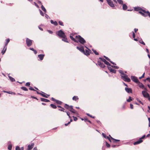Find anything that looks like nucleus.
<instances>
[{"instance_id": "nucleus-16", "label": "nucleus", "mask_w": 150, "mask_h": 150, "mask_svg": "<svg viewBox=\"0 0 150 150\" xmlns=\"http://www.w3.org/2000/svg\"><path fill=\"white\" fill-rule=\"evenodd\" d=\"M142 141H143L141 139H139V140L138 141L134 142L133 143V144L134 145L138 144L142 142Z\"/></svg>"}, {"instance_id": "nucleus-29", "label": "nucleus", "mask_w": 150, "mask_h": 150, "mask_svg": "<svg viewBox=\"0 0 150 150\" xmlns=\"http://www.w3.org/2000/svg\"><path fill=\"white\" fill-rule=\"evenodd\" d=\"M122 8L124 10H126L127 8V6L125 4H123Z\"/></svg>"}, {"instance_id": "nucleus-5", "label": "nucleus", "mask_w": 150, "mask_h": 150, "mask_svg": "<svg viewBox=\"0 0 150 150\" xmlns=\"http://www.w3.org/2000/svg\"><path fill=\"white\" fill-rule=\"evenodd\" d=\"M57 34L60 38H64L66 37L64 33L61 30H60L58 31Z\"/></svg>"}, {"instance_id": "nucleus-42", "label": "nucleus", "mask_w": 150, "mask_h": 150, "mask_svg": "<svg viewBox=\"0 0 150 150\" xmlns=\"http://www.w3.org/2000/svg\"><path fill=\"white\" fill-rule=\"evenodd\" d=\"M65 112L67 113V115L69 116V118H70L71 117L70 116V112H69L67 111H65Z\"/></svg>"}, {"instance_id": "nucleus-11", "label": "nucleus", "mask_w": 150, "mask_h": 150, "mask_svg": "<svg viewBox=\"0 0 150 150\" xmlns=\"http://www.w3.org/2000/svg\"><path fill=\"white\" fill-rule=\"evenodd\" d=\"M142 93L144 97L147 98L149 96V95L148 93L145 91H142Z\"/></svg>"}, {"instance_id": "nucleus-9", "label": "nucleus", "mask_w": 150, "mask_h": 150, "mask_svg": "<svg viewBox=\"0 0 150 150\" xmlns=\"http://www.w3.org/2000/svg\"><path fill=\"white\" fill-rule=\"evenodd\" d=\"M99 59H100L105 64H106L107 65L110 66V64L105 59L103 58H102L101 57L99 58Z\"/></svg>"}, {"instance_id": "nucleus-45", "label": "nucleus", "mask_w": 150, "mask_h": 150, "mask_svg": "<svg viewBox=\"0 0 150 150\" xmlns=\"http://www.w3.org/2000/svg\"><path fill=\"white\" fill-rule=\"evenodd\" d=\"M40 12V14L42 16H44V14H43V12L40 10H39Z\"/></svg>"}, {"instance_id": "nucleus-4", "label": "nucleus", "mask_w": 150, "mask_h": 150, "mask_svg": "<svg viewBox=\"0 0 150 150\" xmlns=\"http://www.w3.org/2000/svg\"><path fill=\"white\" fill-rule=\"evenodd\" d=\"M121 78L125 81L129 82L131 81L130 78H129L128 77V76L126 74H123V75L122 76Z\"/></svg>"}, {"instance_id": "nucleus-1", "label": "nucleus", "mask_w": 150, "mask_h": 150, "mask_svg": "<svg viewBox=\"0 0 150 150\" xmlns=\"http://www.w3.org/2000/svg\"><path fill=\"white\" fill-rule=\"evenodd\" d=\"M139 13L144 16L146 17L148 16L150 18V13L148 11H146L144 10H142V11H139Z\"/></svg>"}, {"instance_id": "nucleus-25", "label": "nucleus", "mask_w": 150, "mask_h": 150, "mask_svg": "<svg viewBox=\"0 0 150 150\" xmlns=\"http://www.w3.org/2000/svg\"><path fill=\"white\" fill-rule=\"evenodd\" d=\"M7 47H4L3 50L1 51V53L3 54L5 52L6 50Z\"/></svg>"}, {"instance_id": "nucleus-18", "label": "nucleus", "mask_w": 150, "mask_h": 150, "mask_svg": "<svg viewBox=\"0 0 150 150\" xmlns=\"http://www.w3.org/2000/svg\"><path fill=\"white\" fill-rule=\"evenodd\" d=\"M102 135L105 138L108 139L110 142H111L110 137V138L109 137L107 136L105 134L103 133H102Z\"/></svg>"}, {"instance_id": "nucleus-36", "label": "nucleus", "mask_w": 150, "mask_h": 150, "mask_svg": "<svg viewBox=\"0 0 150 150\" xmlns=\"http://www.w3.org/2000/svg\"><path fill=\"white\" fill-rule=\"evenodd\" d=\"M119 73L121 74V77L123 75V74H125L124 73L123 71L121 70H119Z\"/></svg>"}, {"instance_id": "nucleus-13", "label": "nucleus", "mask_w": 150, "mask_h": 150, "mask_svg": "<svg viewBox=\"0 0 150 150\" xmlns=\"http://www.w3.org/2000/svg\"><path fill=\"white\" fill-rule=\"evenodd\" d=\"M76 48L79 50L81 52H84V49L83 46H81L80 47H77Z\"/></svg>"}, {"instance_id": "nucleus-30", "label": "nucleus", "mask_w": 150, "mask_h": 150, "mask_svg": "<svg viewBox=\"0 0 150 150\" xmlns=\"http://www.w3.org/2000/svg\"><path fill=\"white\" fill-rule=\"evenodd\" d=\"M109 136L110 137L111 139H112V140H114V141H114V142H116L117 141H120V140H119L116 139H115L113 138H112L110 136V135H109Z\"/></svg>"}, {"instance_id": "nucleus-51", "label": "nucleus", "mask_w": 150, "mask_h": 150, "mask_svg": "<svg viewBox=\"0 0 150 150\" xmlns=\"http://www.w3.org/2000/svg\"><path fill=\"white\" fill-rule=\"evenodd\" d=\"M106 146L108 147H109L110 146V145L109 144H108L107 142H106Z\"/></svg>"}, {"instance_id": "nucleus-35", "label": "nucleus", "mask_w": 150, "mask_h": 150, "mask_svg": "<svg viewBox=\"0 0 150 150\" xmlns=\"http://www.w3.org/2000/svg\"><path fill=\"white\" fill-rule=\"evenodd\" d=\"M55 102L57 104L59 105H61L62 103V102L61 101H60L59 100H56Z\"/></svg>"}, {"instance_id": "nucleus-12", "label": "nucleus", "mask_w": 150, "mask_h": 150, "mask_svg": "<svg viewBox=\"0 0 150 150\" xmlns=\"http://www.w3.org/2000/svg\"><path fill=\"white\" fill-rule=\"evenodd\" d=\"M98 65L100 66L102 68H104L105 67L104 64L103 63V62L98 61Z\"/></svg>"}, {"instance_id": "nucleus-56", "label": "nucleus", "mask_w": 150, "mask_h": 150, "mask_svg": "<svg viewBox=\"0 0 150 150\" xmlns=\"http://www.w3.org/2000/svg\"><path fill=\"white\" fill-rule=\"evenodd\" d=\"M130 108L131 109H132L133 108V105L131 104H130Z\"/></svg>"}, {"instance_id": "nucleus-59", "label": "nucleus", "mask_w": 150, "mask_h": 150, "mask_svg": "<svg viewBox=\"0 0 150 150\" xmlns=\"http://www.w3.org/2000/svg\"><path fill=\"white\" fill-rule=\"evenodd\" d=\"M51 100H52L55 102L56 100L54 98L52 97L51 98Z\"/></svg>"}, {"instance_id": "nucleus-26", "label": "nucleus", "mask_w": 150, "mask_h": 150, "mask_svg": "<svg viewBox=\"0 0 150 150\" xmlns=\"http://www.w3.org/2000/svg\"><path fill=\"white\" fill-rule=\"evenodd\" d=\"M8 77L9 78L10 81L12 82H13L15 81V79L11 77L10 76H8Z\"/></svg>"}, {"instance_id": "nucleus-64", "label": "nucleus", "mask_w": 150, "mask_h": 150, "mask_svg": "<svg viewBox=\"0 0 150 150\" xmlns=\"http://www.w3.org/2000/svg\"><path fill=\"white\" fill-rule=\"evenodd\" d=\"M145 135H144L143 136H142V137L141 138H140V139H141L142 140V139H143V138H144L145 137Z\"/></svg>"}, {"instance_id": "nucleus-49", "label": "nucleus", "mask_w": 150, "mask_h": 150, "mask_svg": "<svg viewBox=\"0 0 150 150\" xmlns=\"http://www.w3.org/2000/svg\"><path fill=\"white\" fill-rule=\"evenodd\" d=\"M30 85V83L29 82H27L26 83L25 85L27 86H29Z\"/></svg>"}, {"instance_id": "nucleus-19", "label": "nucleus", "mask_w": 150, "mask_h": 150, "mask_svg": "<svg viewBox=\"0 0 150 150\" xmlns=\"http://www.w3.org/2000/svg\"><path fill=\"white\" fill-rule=\"evenodd\" d=\"M125 90L128 93H132V90L130 88H125Z\"/></svg>"}, {"instance_id": "nucleus-55", "label": "nucleus", "mask_w": 150, "mask_h": 150, "mask_svg": "<svg viewBox=\"0 0 150 150\" xmlns=\"http://www.w3.org/2000/svg\"><path fill=\"white\" fill-rule=\"evenodd\" d=\"M59 24L60 25H63V23L62 22H61V21H59Z\"/></svg>"}, {"instance_id": "nucleus-48", "label": "nucleus", "mask_w": 150, "mask_h": 150, "mask_svg": "<svg viewBox=\"0 0 150 150\" xmlns=\"http://www.w3.org/2000/svg\"><path fill=\"white\" fill-rule=\"evenodd\" d=\"M104 57L108 60L109 61H110V59L108 58V57H106V56H104Z\"/></svg>"}, {"instance_id": "nucleus-7", "label": "nucleus", "mask_w": 150, "mask_h": 150, "mask_svg": "<svg viewBox=\"0 0 150 150\" xmlns=\"http://www.w3.org/2000/svg\"><path fill=\"white\" fill-rule=\"evenodd\" d=\"M131 79L133 81L137 83L139 81V80L137 78L136 76H131Z\"/></svg>"}, {"instance_id": "nucleus-53", "label": "nucleus", "mask_w": 150, "mask_h": 150, "mask_svg": "<svg viewBox=\"0 0 150 150\" xmlns=\"http://www.w3.org/2000/svg\"><path fill=\"white\" fill-rule=\"evenodd\" d=\"M45 17L47 19L50 18V17L46 14H45Z\"/></svg>"}, {"instance_id": "nucleus-24", "label": "nucleus", "mask_w": 150, "mask_h": 150, "mask_svg": "<svg viewBox=\"0 0 150 150\" xmlns=\"http://www.w3.org/2000/svg\"><path fill=\"white\" fill-rule=\"evenodd\" d=\"M16 150H24V148L22 147L20 148L19 146H17L16 147Z\"/></svg>"}, {"instance_id": "nucleus-58", "label": "nucleus", "mask_w": 150, "mask_h": 150, "mask_svg": "<svg viewBox=\"0 0 150 150\" xmlns=\"http://www.w3.org/2000/svg\"><path fill=\"white\" fill-rule=\"evenodd\" d=\"M146 80L148 81L149 82H150V78L149 77H148L146 78Z\"/></svg>"}, {"instance_id": "nucleus-34", "label": "nucleus", "mask_w": 150, "mask_h": 150, "mask_svg": "<svg viewBox=\"0 0 150 150\" xmlns=\"http://www.w3.org/2000/svg\"><path fill=\"white\" fill-rule=\"evenodd\" d=\"M50 106L54 109H56L57 108V106L54 104H51L50 105Z\"/></svg>"}, {"instance_id": "nucleus-38", "label": "nucleus", "mask_w": 150, "mask_h": 150, "mask_svg": "<svg viewBox=\"0 0 150 150\" xmlns=\"http://www.w3.org/2000/svg\"><path fill=\"white\" fill-rule=\"evenodd\" d=\"M21 89L25 91H27L28 90V89L25 87H21Z\"/></svg>"}, {"instance_id": "nucleus-10", "label": "nucleus", "mask_w": 150, "mask_h": 150, "mask_svg": "<svg viewBox=\"0 0 150 150\" xmlns=\"http://www.w3.org/2000/svg\"><path fill=\"white\" fill-rule=\"evenodd\" d=\"M87 49H86L85 51L84 50V52H83L84 54L86 55H89L90 54V51H91L87 48Z\"/></svg>"}, {"instance_id": "nucleus-47", "label": "nucleus", "mask_w": 150, "mask_h": 150, "mask_svg": "<svg viewBox=\"0 0 150 150\" xmlns=\"http://www.w3.org/2000/svg\"><path fill=\"white\" fill-rule=\"evenodd\" d=\"M29 89L30 90L33 91H35V90L33 89V88H32V87L30 86V88H29Z\"/></svg>"}, {"instance_id": "nucleus-2", "label": "nucleus", "mask_w": 150, "mask_h": 150, "mask_svg": "<svg viewBox=\"0 0 150 150\" xmlns=\"http://www.w3.org/2000/svg\"><path fill=\"white\" fill-rule=\"evenodd\" d=\"M64 107L68 109L71 112L74 113H76V111L75 110L73 109V106H69L67 104H65L64 105Z\"/></svg>"}, {"instance_id": "nucleus-21", "label": "nucleus", "mask_w": 150, "mask_h": 150, "mask_svg": "<svg viewBox=\"0 0 150 150\" xmlns=\"http://www.w3.org/2000/svg\"><path fill=\"white\" fill-rule=\"evenodd\" d=\"M44 54H40L39 55H38V57L41 60H42L44 56Z\"/></svg>"}, {"instance_id": "nucleus-15", "label": "nucleus", "mask_w": 150, "mask_h": 150, "mask_svg": "<svg viewBox=\"0 0 150 150\" xmlns=\"http://www.w3.org/2000/svg\"><path fill=\"white\" fill-rule=\"evenodd\" d=\"M34 143H32L31 144H29L28 146V150H30L32 149L34 146Z\"/></svg>"}, {"instance_id": "nucleus-40", "label": "nucleus", "mask_w": 150, "mask_h": 150, "mask_svg": "<svg viewBox=\"0 0 150 150\" xmlns=\"http://www.w3.org/2000/svg\"><path fill=\"white\" fill-rule=\"evenodd\" d=\"M93 52H94L95 54L96 55H98V53L95 50H94V49L92 50Z\"/></svg>"}, {"instance_id": "nucleus-54", "label": "nucleus", "mask_w": 150, "mask_h": 150, "mask_svg": "<svg viewBox=\"0 0 150 150\" xmlns=\"http://www.w3.org/2000/svg\"><path fill=\"white\" fill-rule=\"evenodd\" d=\"M86 115H88V116H89L90 117H92V118H94V117H93V116H91V115H90L89 114H88V113H86Z\"/></svg>"}, {"instance_id": "nucleus-27", "label": "nucleus", "mask_w": 150, "mask_h": 150, "mask_svg": "<svg viewBox=\"0 0 150 150\" xmlns=\"http://www.w3.org/2000/svg\"><path fill=\"white\" fill-rule=\"evenodd\" d=\"M51 23L52 24H53L55 25H57L58 24L57 23L56 21L54 22L52 20H51L50 21Z\"/></svg>"}, {"instance_id": "nucleus-60", "label": "nucleus", "mask_w": 150, "mask_h": 150, "mask_svg": "<svg viewBox=\"0 0 150 150\" xmlns=\"http://www.w3.org/2000/svg\"><path fill=\"white\" fill-rule=\"evenodd\" d=\"M137 100H138L139 102V103H141V104H142V102L140 100H139L138 98H137Z\"/></svg>"}, {"instance_id": "nucleus-46", "label": "nucleus", "mask_w": 150, "mask_h": 150, "mask_svg": "<svg viewBox=\"0 0 150 150\" xmlns=\"http://www.w3.org/2000/svg\"><path fill=\"white\" fill-rule=\"evenodd\" d=\"M145 73H144L143 74H142V76H141V77H139V79H141L144 77V75H145Z\"/></svg>"}, {"instance_id": "nucleus-22", "label": "nucleus", "mask_w": 150, "mask_h": 150, "mask_svg": "<svg viewBox=\"0 0 150 150\" xmlns=\"http://www.w3.org/2000/svg\"><path fill=\"white\" fill-rule=\"evenodd\" d=\"M40 100L44 102H48L50 101L49 100L43 98H41Z\"/></svg>"}, {"instance_id": "nucleus-37", "label": "nucleus", "mask_w": 150, "mask_h": 150, "mask_svg": "<svg viewBox=\"0 0 150 150\" xmlns=\"http://www.w3.org/2000/svg\"><path fill=\"white\" fill-rule=\"evenodd\" d=\"M117 1L120 4H123V2L121 0H117Z\"/></svg>"}, {"instance_id": "nucleus-32", "label": "nucleus", "mask_w": 150, "mask_h": 150, "mask_svg": "<svg viewBox=\"0 0 150 150\" xmlns=\"http://www.w3.org/2000/svg\"><path fill=\"white\" fill-rule=\"evenodd\" d=\"M9 41H10V39H7L6 40V42L5 44L4 47L6 46V47L7 45L8 44V43L9 42Z\"/></svg>"}, {"instance_id": "nucleus-8", "label": "nucleus", "mask_w": 150, "mask_h": 150, "mask_svg": "<svg viewBox=\"0 0 150 150\" xmlns=\"http://www.w3.org/2000/svg\"><path fill=\"white\" fill-rule=\"evenodd\" d=\"M108 5L112 7H114L115 6L111 0H106Z\"/></svg>"}, {"instance_id": "nucleus-44", "label": "nucleus", "mask_w": 150, "mask_h": 150, "mask_svg": "<svg viewBox=\"0 0 150 150\" xmlns=\"http://www.w3.org/2000/svg\"><path fill=\"white\" fill-rule=\"evenodd\" d=\"M139 42L140 43H141L142 44L144 45H145V44L144 42L143 41H142V40H139Z\"/></svg>"}, {"instance_id": "nucleus-39", "label": "nucleus", "mask_w": 150, "mask_h": 150, "mask_svg": "<svg viewBox=\"0 0 150 150\" xmlns=\"http://www.w3.org/2000/svg\"><path fill=\"white\" fill-rule=\"evenodd\" d=\"M63 39H62V40L67 42H68L67 40V39L64 37V38H63Z\"/></svg>"}, {"instance_id": "nucleus-17", "label": "nucleus", "mask_w": 150, "mask_h": 150, "mask_svg": "<svg viewBox=\"0 0 150 150\" xmlns=\"http://www.w3.org/2000/svg\"><path fill=\"white\" fill-rule=\"evenodd\" d=\"M42 92V93H41V95L43 97L46 98H47L48 97L50 96L49 95H47Z\"/></svg>"}, {"instance_id": "nucleus-33", "label": "nucleus", "mask_w": 150, "mask_h": 150, "mask_svg": "<svg viewBox=\"0 0 150 150\" xmlns=\"http://www.w3.org/2000/svg\"><path fill=\"white\" fill-rule=\"evenodd\" d=\"M41 8L42 9V10L45 13H46V10L45 9V8L44 7V6L42 5L41 6Z\"/></svg>"}, {"instance_id": "nucleus-31", "label": "nucleus", "mask_w": 150, "mask_h": 150, "mask_svg": "<svg viewBox=\"0 0 150 150\" xmlns=\"http://www.w3.org/2000/svg\"><path fill=\"white\" fill-rule=\"evenodd\" d=\"M79 98L77 96H74L72 98L73 100H77Z\"/></svg>"}, {"instance_id": "nucleus-61", "label": "nucleus", "mask_w": 150, "mask_h": 150, "mask_svg": "<svg viewBox=\"0 0 150 150\" xmlns=\"http://www.w3.org/2000/svg\"><path fill=\"white\" fill-rule=\"evenodd\" d=\"M47 31L48 32L50 33V34H52L53 33L52 32L51 30H47Z\"/></svg>"}, {"instance_id": "nucleus-20", "label": "nucleus", "mask_w": 150, "mask_h": 150, "mask_svg": "<svg viewBox=\"0 0 150 150\" xmlns=\"http://www.w3.org/2000/svg\"><path fill=\"white\" fill-rule=\"evenodd\" d=\"M137 83L138 84L139 87L142 88H144V85L142 83H140L139 81Z\"/></svg>"}, {"instance_id": "nucleus-3", "label": "nucleus", "mask_w": 150, "mask_h": 150, "mask_svg": "<svg viewBox=\"0 0 150 150\" xmlns=\"http://www.w3.org/2000/svg\"><path fill=\"white\" fill-rule=\"evenodd\" d=\"M75 38L76 39L79 41L80 43L82 44H83L86 42V41L80 35H76Z\"/></svg>"}, {"instance_id": "nucleus-14", "label": "nucleus", "mask_w": 150, "mask_h": 150, "mask_svg": "<svg viewBox=\"0 0 150 150\" xmlns=\"http://www.w3.org/2000/svg\"><path fill=\"white\" fill-rule=\"evenodd\" d=\"M108 68L111 72L114 73H116V70L115 69H113L111 67H108Z\"/></svg>"}, {"instance_id": "nucleus-23", "label": "nucleus", "mask_w": 150, "mask_h": 150, "mask_svg": "<svg viewBox=\"0 0 150 150\" xmlns=\"http://www.w3.org/2000/svg\"><path fill=\"white\" fill-rule=\"evenodd\" d=\"M134 10L135 11H139L138 12L139 13V12L140 11H142V10L143 9H142L140 7H135L134 8Z\"/></svg>"}, {"instance_id": "nucleus-52", "label": "nucleus", "mask_w": 150, "mask_h": 150, "mask_svg": "<svg viewBox=\"0 0 150 150\" xmlns=\"http://www.w3.org/2000/svg\"><path fill=\"white\" fill-rule=\"evenodd\" d=\"M73 117L74 118V121H76L77 120V118L76 117L74 116H73Z\"/></svg>"}, {"instance_id": "nucleus-43", "label": "nucleus", "mask_w": 150, "mask_h": 150, "mask_svg": "<svg viewBox=\"0 0 150 150\" xmlns=\"http://www.w3.org/2000/svg\"><path fill=\"white\" fill-rule=\"evenodd\" d=\"M12 146L11 145H9L8 146V149H9V150H11V149H12Z\"/></svg>"}, {"instance_id": "nucleus-41", "label": "nucleus", "mask_w": 150, "mask_h": 150, "mask_svg": "<svg viewBox=\"0 0 150 150\" xmlns=\"http://www.w3.org/2000/svg\"><path fill=\"white\" fill-rule=\"evenodd\" d=\"M132 100V99L131 97L130 96H129V98L127 100V101L128 102H130Z\"/></svg>"}, {"instance_id": "nucleus-57", "label": "nucleus", "mask_w": 150, "mask_h": 150, "mask_svg": "<svg viewBox=\"0 0 150 150\" xmlns=\"http://www.w3.org/2000/svg\"><path fill=\"white\" fill-rule=\"evenodd\" d=\"M133 33V38H134L135 37V34L133 32H132Z\"/></svg>"}, {"instance_id": "nucleus-50", "label": "nucleus", "mask_w": 150, "mask_h": 150, "mask_svg": "<svg viewBox=\"0 0 150 150\" xmlns=\"http://www.w3.org/2000/svg\"><path fill=\"white\" fill-rule=\"evenodd\" d=\"M111 67H114L116 69H118L119 67L117 66H112Z\"/></svg>"}, {"instance_id": "nucleus-28", "label": "nucleus", "mask_w": 150, "mask_h": 150, "mask_svg": "<svg viewBox=\"0 0 150 150\" xmlns=\"http://www.w3.org/2000/svg\"><path fill=\"white\" fill-rule=\"evenodd\" d=\"M70 38L72 40L74 41L75 42H78V41L76 39H75L72 36L70 35Z\"/></svg>"}, {"instance_id": "nucleus-62", "label": "nucleus", "mask_w": 150, "mask_h": 150, "mask_svg": "<svg viewBox=\"0 0 150 150\" xmlns=\"http://www.w3.org/2000/svg\"><path fill=\"white\" fill-rule=\"evenodd\" d=\"M64 108H62V109H59V110H60V111H63V112H64Z\"/></svg>"}, {"instance_id": "nucleus-63", "label": "nucleus", "mask_w": 150, "mask_h": 150, "mask_svg": "<svg viewBox=\"0 0 150 150\" xmlns=\"http://www.w3.org/2000/svg\"><path fill=\"white\" fill-rule=\"evenodd\" d=\"M33 51L34 52L35 54H37V51L35 50H34Z\"/></svg>"}, {"instance_id": "nucleus-6", "label": "nucleus", "mask_w": 150, "mask_h": 150, "mask_svg": "<svg viewBox=\"0 0 150 150\" xmlns=\"http://www.w3.org/2000/svg\"><path fill=\"white\" fill-rule=\"evenodd\" d=\"M32 42L31 40L28 38H27L26 40V43L28 47L30 46L32 44Z\"/></svg>"}]
</instances>
